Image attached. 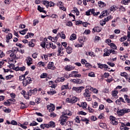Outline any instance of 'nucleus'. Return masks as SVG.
Here are the masks:
<instances>
[{
	"instance_id": "1",
	"label": "nucleus",
	"mask_w": 130,
	"mask_h": 130,
	"mask_svg": "<svg viewBox=\"0 0 130 130\" xmlns=\"http://www.w3.org/2000/svg\"><path fill=\"white\" fill-rule=\"evenodd\" d=\"M68 119H69V117L68 116L62 114L59 118V122L61 125H64L67 124V121H68Z\"/></svg>"
},
{
	"instance_id": "2",
	"label": "nucleus",
	"mask_w": 130,
	"mask_h": 130,
	"mask_svg": "<svg viewBox=\"0 0 130 130\" xmlns=\"http://www.w3.org/2000/svg\"><path fill=\"white\" fill-rule=\"evenodd\" d=\"M31 83H32V79H31V77H26L22 81V85L23 87H26L29 84H31Z\"/></svg>"
},
{
	"instance_id": "3",
	"label": "nucleus",
	"mask_w": 130,
	"mask_h": 130,
	"mask_svg": "<svg viewBox=\"0 0 130 130\" xmlns=\"http://www.w3.org/2000/svg\"><path fill=\"white\" fill-rule=\"evenodd\" d=\"M78 71H72L71 74H69L70 78H81L82 75L80 74H78Z\"/></svg>"
},
{
	"instance_id": "4",
	"label": "nucleus",
	"mask_w": 130,
	"mask_h": 130,
	"mask_svg": "<svg viewBox=\"0 0 130 130\" xmlns=\"http://www.w3.org/2000/svg\"><path fill=\"white\" fill-rule=\"evenodd\" d=\"M128 112H130L129 109H123L118 111L117 113L119 116H122V115H124L125 113H128Z\"/></svg>"
},
{
	"instance_id": "5",
	"label": "nucleus",
	"mask_w": 130,
	"mask_h": 130,
	"mask_svg": "<svg viewBox=\"0 0 130 130\" xmlns=\"http://www.w3.org/2000/svg\"><path fill=\"white\" fill-rule=\"evenodd\" d=\"M56 44L58 46V55H60V54H63V51H62V50H63V48H62V45H60V43H59V42L56 43Z\"/></svg>"
},
{
	"instance_id": "6",
	"label": "nucleus",
	"mask_w": 130,
	"mask_h": 130,
	"mask_svg": "<svg viewBox=\"0 0 130 130\" xmlns=\"http://www.w3.org/2000/svg\"><path fill=\"white\" fill-rule=\"evenodd\" d=\"M85 87L84 86H80V87H75L73 86L72 88L73 91H76L77 93H81L82 90H84Z\"/></svg>"
},
{
	"instance_id": "7",
	"label": "nucleus",
	"mask_w": 130,
	"mask_h": 130,
	"mask_svg": "<svg viewBox=\"0 0 130 130\" xmlns=\"http://www.w3.org/2000/svg\"><path fill=\"white\" fill-rule=\"evenodd\" d=\"M47 69L48 70L54 71V70H56V67L54 66V63L53 62H49L47 65Z\"/></svg>"
},
{
	"instance_id": "8",
	"label": "nucleus",
	"mask_w": 130,
	"mask_h": 130,
	"mask_svg": "<svg viewBox=\"0 0 130 130\" xmlns=\"http://www.w3.org/2000/svg\"><path fill=\"white\" fill-rule=\"evenodd\" d=\"M70 82H72L73 83V84H78L80 85V84H82L83 80L80 79H71Z\"/></svg>"
},
{
	"instance_id": "9",
	"label": "nucleus",
	"mask_w": 130,
	"mask_h": 130,
	"mask_svg": "<svg viewBox=\"0 0 130 130\" xmlns=\"http://www.w3.org/2000/svg\"><path fill=\"white\" fill-rule=\"evenodd\" d=\"M37 94V88H35L34 89H30L28 91V96H32V95H35Z\"/></svg>"
},
{
	"instance_id": "10",
	"label": "nucleus",
	"mask_w": 130,
	"mask_h": 130,
	"mask_svg": "<svg viewBox=\"0 0 130 130\" xmlns=\"http://www.w3.org/2000/svg\"><path fill=\"white\" fill-rule=\"evenodd\" d=\"M47 109H48L49 112H52L55 109V107L53 104H50L47 106Z\"/></svg>"
},
{
	"instance_id": "11",
	"label": "nucleus",
	"mask_w": 130,
	"mask_h": 130,
	"mask_svg": "<svg viewBox=\"0 0 130 130\" xmlns=\"http://www.w3.org/2000/svg\"><path fill=\"white\" fill-rule=\"evenodd\" d=\"M75 67L71 65H67L64 67V70L67 72H71V71H73Z\"/></svg>"
},
{
	"instance_id": "12",
	"label": "nucleus",
	"mask_w": 130,
	"mask_h": 130,
	"mask_svg": "<svg viewBox=\"0 0 130 130\" xmlns=\"http://www.w3.org/2000/svg\"><path fill=\"white\" fill-rule=\"evenodd\" d=\"M97 64L100 69H103L105 68V69H109V70H110V69L108 68V66L107 64H102L101 63H97Z\"/></svg>"
},
{
	"instance_id": "13",
	"label": "nucleus",
	"mask_w": 130,
	"mask_h": 130,
	"mask_svg": "<svg viewBox=\"0 0 130 130\" xmlns=\"http://www.w3.org/2000/svg\"><path fill=\"white\" fill-rule=\"evenodd\" d=\"M102 30V28L101 27L99 26H95L92 29L93 33H95V32H101V30Z\"/></svg>"
},
{
	"instance_id": "14",
	"label": "nucleus",
	"mask_w": 130,
	"mask_h": 130,
	"mask_svg": "<svg viewBox=\"0 0 130 130\" xmlns=\"http://www.w3.org/2000/svg\"><path fill=\"white\" fill-rule=\"evenodd\" d=\"M83 95L84 97H91L90 91L88 89H85Z\"/></svg>"
},
{
	"instance_id": "15",
	"label": "nucleus",
	"mask_w": 130,
	"mask_h": 130,
	"mask_svg": "<svg viewBox=\"0 0 130 130\" xmlns=\"http://www.w3.org/2000/svg\"><path fill=\"white\" fill-rule=\"evenodd\" d=\"M104 56H109L110 55V50H108L107 48H105L104 50Z\"/></svg>"
},
{
	"instance_id": "16",
	"label": "nucleus",
	"mask_w": 130,
	"mask_h": 130,
	"mask_svg": "<svg viewBox=\"0 0 130 130\" xmlns=\"http://www.w3.org/2000/svg\"><path fill=\"white\" fill-rule=\"evenodd\" d=\"M66 52L68 53V54H71L72 52H73V48L70 46H68L66 48Z\"/></svg>"
},
{
	"instance_id": "17",
	"label": "nucleus",
	"mask_w": 130,
	"mask_h": 130,
	"mask_svg": "<svg viewBox=\"0 0 130 130\" xmlns=\"http://www.w3.org/2000/svg\"><path fill=\"white\" fill-rule=\"evenodd\" d=\"M6 42H7V43H9V42H10V39H12V38H13V35L11 33L9 34L7 36H6Z\"/></svg>"
},
{
	"instance_id": "18",
	"label": "nucleus",
	"mask_w": 130,
	"mask_h": 130,
	"mask_svg": "<svg viewBox=\"0 0 130 130\" xmlns=\"http://www.w3.org/2000/svg\"><path fill=\"white\" fill-rule=\"evenodd\" d=\"M107 15H108V12H107V11H103L101 13V15L99 16V18L102 19L103 17H105V16H107Z\"/></svg>"
},
{
	"instance_id": "19",
	"label": "nucleus",
	"mask_w": 130,
	"mask_h": 130,
	"mask_svg": "<svg viewBox=\"0 0 130 130\" xmlns=\"http://www.w3.org/2000/svg\"><path fill=\"white\" fill-rule=\"evenodd\" d=\"M47 125H48L49 128V127H55V123L52 121L49 122Z\"/></svg>"
},
{
	"instance_id": "20",
	"label": "nucleus",
	"mask_w": 130,
	"mask_h": 130,
	"mask_svg": "<svg viewBox=\"0 0 130 130\" xmlns=\"http://www.w3.org/2000/svg\"><path fill=\"white\" fill-rule=\"evenodd\" d=\"M77 39V35L75 34H72L70 38V40L71 41H74V40H76Z\"/></svg>"
},
{
	"instance_id": "21",
	"label": "nucleus",
	"mask_w": 130,
	"mask_h": 130,
	"mask_svg": "<svg viewBox=\"0 0 130 130\" xmlns=\"http://www.w3.org/2000/svg\"><path fill=\"white\" fill-rule=\"evenodd\" d=\"M78 100H79L78 98L74 96L71 99V103H72V104H74V103H76Z\"/></svg>"
},
{
	"instance_id": "22",
	"label": "nucleus",
	"mask_w": 130,
	"mask_h": 130,
	"mask_svg": "<svg viewBox=\"0 0 130 130\" xmlns=\"http://www.w3.org/2000/svg\"><path fill=\"white\" fill-rule=\"evenodd\" d=\"M124 99H125V102H126L128 104H130V99L128 98V95L126 94L124 95Z\"/></svg>"
},
{
	"instance_id": "23",
	"label": "nucleus",
	"mask_w": 130,
	"mask_h": 130,
	"mask_svg": "<svg viewBox=\"0 0 130 130\" xmlns=\"http://www.w3.org/2000/svg\"><path fill=\"white\" fill-rule=\"evenodd\" d=\"M26 61H27V65L30 66L32 64V62H31V61H32V58L30 57H28L27 58Z\"/></svg>"
},
{
	"instance_id": "24",
	"label": "nucleus",
	"mask_w": 130,
	"mask_h": 130,
	"mask_svg": "<svg viewBox=\"0 0 130 130\" xmlns=\"http://www.w3.org/2000/svg\"><path fill=\"white\" fill-rule=\"evenodd\" d=\"M40 127H41V128H42L43 129H44V128H45V127L46 128H49V126H48V125H47V124H42L40 125Z\"/></svg>"
},
{
	"instance_id": "25",
	"label": "nucleus",
	"mask_w": 130,
	"mask_h": 130,
	"mask_svg": "<svg viewBox=\"0 0 130 130\" xmlns=\"http://www.w3.org/2000/svg\"><path fill=\"white\" fill-rule=\"evenodd\" d=\"M88 90H90V91H92V92H93V93H95V94H97V93H98V90H97V89L93 88L91 86L88 88Z\"/></svg>"
},
{
	"instance_id": "26",
	"label": "nucleus",
	"mask_w": 130,
	"mask_h": 130,
	"mask_svg": "<svg viewBox=\"0 0 130 130\" xmlns=\"http://www.w3.org/2000/svg\"><path fill=\"white\" fill-rule=\"evenodd\" d=\"M16 71H21V72H23V71H25L26 70V67L25 66H23L22 67L16 68Z\"/></svg>"
},
{
	"instance_id": "27",
	"label": "nucleus",
	"mask_w": 130,
	"mask_h": 130,
	"mask_svg": "<svg viewBox=\"0 0 130 130\" xmlns=\"http://www.w3.org/2000/svg\"><path fill=\"white\" fill-rule=\"evenodd\" d=\"M67 89H70V88H69V83H67V85H62L61 87V90L62 91L63 90H66Z\"/></svg>"
},
{
	"instance_id": "28",
	"label": "nucleus",
	"mask_w": 130,
	"mask_h": 130,
	"mask_svg": "<svg viewBox=\"0 0 130 130\" xmlns=\"http://www.w3.org/2000/svg\"><path fill=\"white\" fill-rule=\"evenodd\" d=\"M117 10V7L115 6H113L110 8V11L111 12H115Z\"/></svg>"
},
{
	"instance_id": "29",
	"label": "nucleus",
	"mask_w": 130,
	"mask_h": 130,
	"mask_svg": "<svg viewBox=\"0 0 130 130\" xmlns=\"http://www.w3.org/2000/svg\"><path fill=\"white\" fill-rule=\"evenodd\" d=\"M28 31V29L25 28L22 30L19 31L20 34H21V35H25L26 33H27V31Z\"/></svg>"
},
{
	"instance_id": "30",
	"label": "nucleus",
	"mask_w": 130,
	"mask_h": 130,
	"mask_svg": "<svg viewBox=\"0 0 130 130\" xmlns=\"http://www.w3.org/2000/svg\"><path fill=\"white\" fill-rule=\"evenodd\" d=\"M49 44L50 45V48H52V49H55L56 48V46L53 43L50 42Z\"/></svg>"
},
{
	"instance_id": "31",
	"label": "nucleus",
	"mask_w": 130,
	"mask_h": 130,
	"mask_svg": "<svg viewBox=\"0 0 130 130\" xmlns=\"http://www.w3.org/2000/svg\"><path fill=\"white\" fill-rule=\"evenodd\" d=\"M47 93L50 95H53L56 93V91L53 90V89H51L49 91L47 92Z\"/></svg>"
},
{
	"instance_id": "32",
	"label": "nucleus",
	"mask_w": 130,
	"mask_h": 130,
	"mask_svg": "<svg viewBox=\"0 0 130 130\" xmlns=\"http://www.w3.org/2000/svg\"><path fill=\"white\" fill-rule=\"evenodd\" d=\"M63 115H69V116H71L72 115V113H71V112L69 110H67L66 111V113H64L62 114Z\"/></svg>"
},
{
	"instance_id": "33",
	"label": "nucleus",
	"mask_w": 130,
	"mask_h": 130,
	"mask_svg": "<svg viewBox=\"0 0 130 130\" xmlns=\"http://www.w3.org/2000/svg\"><path fill=\"white\" fill-rule=\"evenodd\" d=\"M73 11L76 13V16H79L80 15V12H79V10L76 7H74L73 8Z\"/></svg>"
},
{
	"instance_id": "34",
	"label": "nucleus",
	"mask_w": 130,
	"mask_h": 130,
	"mask_svg": "<svg viewBox=\"0 0 130 130\" xmlns=\"http://www.w3.org/2000/svg\"><path fill=\"white\" fill-rule=\"evenodd\" d=\"M57 36L59 35V36H60L61 38H62V39H66V35H64V32H61V35L60 34H57Z\"/></svg>"
},
{
	"instance_id": "35",
	"label": "nucleus",
	"mask_w": 130,
	"mask_h": 130,
	"mask_svg": "<svg viewBox=\"0 0 130 130\" xmlns=\"http://www.w3.org/2000/svg\"><path fill=\"white\" fill-rule=\"evenodd\" d=\"M48 76V74L46 73H42L41 76H40V78L41 79H44L45 78H46Z\"/></svg>"
},
{
	"instance_id": "36",
	"label": "nucleus",
	"mask_w": 130,
	"mask_h": 130,
	"mask_svg": "<svg viewBox=\"0 0 130 130\" xmlns=\"http://www.w3.org/2000/svg\"><path fill=\"white\" fill-rule=\"evenodd\" d=\"M120 76L124 77L126 80H127V74L125 72L121 73Z\"/></svg>"
},
{
	"instance_id": "37",
	"label": "nucleus",
	"mask_w": 130,
	"mask_h": 130,
	"mask_svg": "<svg viewBox=\"0 0 130 130\" xmlns=\"http://www.w3.org/2000/svg\"><path fill=\"white\" fill-rule=\"evenodd\" d=\"M43 4L44 6H46V8H48V7H49V2L47 1H44Z\"/></svg>"
},
{
	"instance_id": "38",
	"label": "nucleus",
	"mask_w": 130,
	"mask_h": 130,
	"mask_svg": "<svg viewBox=\"0 0 130 130\" xmlns=\"http://www.w3.org/2000/svg\"><path fill=\"white\" fill-rule=\"evenodd\" d=\"M81 121H85L86 124H88V123H89V119H88L86 118H81Z\"/></svg>"
},
{
	"instance_id": "39",
	"label": "nucleus",
	"mask_w": 130,
	"mask_h": 130,
	"mask_svg": "<svg viewBox=\"0 0 130 130\" xmlns=\"http://www.w3.org/2000/svg\"><path fill=\"white\" fill-rule=\"evenodd\" d=\"M98 5H100V7H105V6H106V4H105V3H104V2H102V1H99L98 2Z\"/></svg>"
},
{
	"instance_id": "40",
	"label": "nucleus",
	"mask_w": 130,
	"mask_h": 130,
	"mask_svg": "<svg viewBox=\"0 0 130 130\" xmlns=\"http://www.w3.org/2000/svg\"><path fill=\"white\" fill-rule=\"evenodd\" d=\"M38 123L36 122L35 121H33L32 123H30L29 125L30 126H35L36 125H38Z\"/></svg>"
},
{
	"instance_id": "41",
	"label": "nucleus",
	"mask_w": 130,
	"mask_h": 130,
	"mask_svg": "<svg viewBox=\"0 0 130 130\" xmlns=\"http://www.w3.org/2000/svg\"><path fill=\"white\" fill-rule=\"evenodd\" d=\"M20 104L21 105L20 107L21 109H24V108H27V106L25 105V104H23V102L20 103Z\"/></svg>"
},
{
	"instance_id": "42",
	"label": "nucleus",
	"mask_w": 130,
	"mask_h": 130,
	"mask_svg": "<svg viewBox=\"0 0 130 130\" xmlns=\"http://www.w3.org/2000/svg\"><path fill=\"white\" fill-rule=\"evenodd\" d=\"M110 47L113 49H117V47H116V45H115V44H114V43H111Z\"/></svg>"
},
{
	"instance_id": "43",
	"label": "nucleus",
	"mask_w": 130,
	"mask_h": 130,
	"mask_svg": "<svg viewBox=\"0 0 130 130\" xmlns=\"http://www.w3.org/2000/svg\"><path fill=\"white\" fill-rule=\"evenodd\" d=\"M38 64L40 67H43V68H44V67H45V63H44V62L40 61V62H39Z\"/></svg>"
},
{
	"instance_id": "44",
	"label": "nucleus",
	"mask_w": 130,
	"mask_h": 130,
	"mask_svg": "<svg viewBox=\"0 0 130 130\" xmlns=\"http://www.w3.org/2000/svg\"><path fill=\"white\" fill-rule=\"evenodd\" d=\"M118 92L117 90H114L112 92V95L113 96V97H115L116 96H117Z\"/></svg>"
},
{
	"instance_id": "45",
	"label": "nucleus",
	"mask_w": 130,
	"mask_h": 130,
	"mask_svg": "<svg viewBox=\"0 0 130 130\" xmlns=\"http://www.w3.org/2000/svg\"><path fill=\"white\" fill-rule=\"evenodd\" d=\"M111 124H113V125H117L118 124V122L115 120L114 121H111Z\"/></svg>"
},
{
	"instance_id": "46",
	"label": "nucleus",
	"mask_w": 130,
	"mask_h": 130,
	"mask_svg": "<svg viewBox=\"0 0 130 130\" xmlns=\"http://www.w3.org/2000/svg\"><path fill=\"white\" fill-rule=\"evenodd\" d=\"M44 10V8L41 7L40 6H38V10L39 11L40 13H42Z\"/></svg>"
},
{
	"instance_id": "47",
	"label": "nucleus",
	"mask_w": 130,
	"mask_h": 130,
	"mask_svg": "<svg viewBox=\"0 0 130 130\" xmlns=\"http://www.w3.org/2000/svg\"><path fill=\"white\" fill-rule=\"evenodd\" d=\"M25 75H22L19 76V80L20 81H24L25 80Z\"/></svg>"
},
{
	"instance_id": "48",
	"label": "nucleus",
	"mask_w": 130,
	"mask_h": 130,
	"mask_svg": "<svg viewBox=\"0 0 130 130\" xmlns=\"http://www.w3.org/2000/svg\"><path fill=\"white\" fill-rule=\"evenodd\" d=\"M82 107L85 109V108H87V103L84 102L81 104Z\"/></svg>"
},
{
	"instance_id": "49",
	"label": "nucleus",
	"mask_w": 130,
	"mask_h": 130,
	"mask_svg": "<svg viewBox=\"0 0 130 130\" xmlns=\"http://www.w3.org/2000/svg\"><path fill=\"white\" fill-rule=\"evenodd\" d=\"M40 45L42 47H43V48H45L46 43H45V42H42L41 43Z\"/></svg>"
},
{
	"instance_id": "50",
	"label": "nucleus",
	"mask_w": 130,
	"mask_h": 130,
	"mask_svg": "<svg viewBox=\"0 0 130 130\" xmlns=\"http://www.w3.org/2000/svg\"><path fill=\"white\" fill-rule=\"evenodd\" d=\"M52 39H53V41H52V42H54L55 43H56L58 38H57V37H54L52 38Z\"/></svg>"
},
{
	"instance_id": "51",
	"label": "nucleus",
	"mask_w": 130,
	"mask_h": 130,
	"mask_svg": "<svg viewBox=\"0 0 130 130\" xmlns=\"http://www.w3.org/2000/svg\"><path fill=\"white\" fill-rule=\"evenodd\" d=\"M13 77H14V76H13V75H8L6 77V80H11V79H12V78H13Z\"/></svg>"
},
{
	"instance_id": "52",
	"label": "nucleus",
	"mask_w": 130,
	"mask_h": 130,
	"mask_svg": "<svg viewBox=\"0 0 130 130\" xmlns=\"http://www.w3.org/2000/svg\"><path fill=\"white\" fill-rule=\"evenodd\" d=\"M3 57H5V54L3 51H0V58H3Z\"/></svg>"
},
{
	"instance_id": "53",
	"label": "nucleus",
	"mask_w": 130,
	"mask_h": 130,
	"mask_svg": "<svg viewBox=\"0 0 130 130\" xmlns=\"http://www.w3.org/2000/svg\"><path fill=\"white\" fill-rule=\"evenodd\" d=\"M88 110L90 113H93L94 112V109L91 108L90 107H88Z\"/></svg>"
},
{
	"instance_id": "54",
	"label": "nucleus",
	"mask_w": 130,
	"mask_h": 130,
	"mask_svg": "<svg viewBox=\"0 0 130 130\" xmlns=\"http://www.w3.org/2000/svg\"><path fill=\"white\" fill-rule=\"evenodd\" d=\"M11 124H12V125H17V124H18V122L13 120L11 121Z\"/></svg>"
},
{
	"instance_id": "55",
	"label": "nucleus",
	"mask_w": 130,
	"mask_h": 130,
	"mask_svg": "<svg viewBox=\"0 0 130 130\" xmlns=\"http://www.w3.org/2000/svg\"><path fill=\"white\" fill-rule=\"evenodd\" d=\"M84 34L88 35V34H90V33H91V31L89 29H86L84 31Z\"/></svg>"
},
{
	"instance_id": "56",
	"label": "nucleus",
	"mask_w": 130,
	"mask_h": 130,
	"mask_svg": "<svg viewBox=\"0 0 130 130\" xmlns=\"http://www.w3.org/2000/svg\"><path fill=\"white\" fill-rule=\"evenodd\" d=\"M82 23H83V21L81 20H78L76 21V25H77L78 26H79V25H81Z\"/></svg>"
},
{
	"instance_id": "57",
	"label": "nucleus",
	"mask_w": 130,
	"mask_h": 130,
	"mask_svg": "<svg viewBox=\"0 0 130 130\" xmlns=\"http://www.w3.org/2000/svg\"><path fill=\"white\" fill-rule=\"evenodd\" d=\"M4 105H7L8 106H10L11 105V103L9 102V100H7V102H5L4 103Z\"/></svg>"
},
{
	"instance_id": "58",
	"label": "nucleus",
	"mask_w": 130,
	"mask_h": 130,
	"mask_svg": "<svg viewBox=\"0 0 130 130\" xmlns=\"http://www.w3.org/2000/svg\"><path fill=\"white\" fill-rule=\"evenodd\" d=\"M75 121L77 122V123H80V117L79 116H77L75 119Z\"/></svg>"
},
{
	"instance_id": "59",
	"label": "nucleus",
	"mask_w": 130,
	"mask_h": 130,
	"mask_svg": "<svg viewBox=\"0 0 130 130\" xmlns=\"http://www.w3.org/2000/svg\"><path fill=\"white\" fill-rule=\"evenodd\" d=\"M110 119L111 121H114L115 120H116V118H115V117H113L112 116H110Z\"/></svg>"
},
{
	"instance_id": "60",
	"label": "nucleus",
	"mask_w": 130,
	"mask_h": 130,
	"mask_svg": "<svg viewBox=\"0 0 130 130\" xmlns=\"http://www.w3.org/2000/svg\"><path fill=\"white\" fill-rule=\"evenodd\" d=\"M38 23H39V21H38V20H34L33 21L34 26H36L37 24H38Z\"/></svg>"
},
{
	"instance_id": "61",
	"label": "nucleus",
	"mask_w": 130,
	"mask_h": 130,
	"mask_svg": "<svg viewBox=\"0 0 130 130\" xmlns=\"http://www.w3.org/2000/svg\"><path fill=\"white\" fill-rule=\"evenodd\" d=\"M28 45L30 47H34L35 46L34 43L32 42H29Z\"/></svg>"
},
{
	"instance_id": "62",
	"label": "nucleus",
	"mask_w": 130,
	"mask_h": 130,
	"mask_svg": "<svg viewBox=\"0 0 130 130\" xmlns=\"http://www.w3.org/2000/svg\"><path fill=\"white\" fill-rule=\"evenodd\" d=\"M81 63L82 64H86V63H87V60H86V59H81Z\"/></svg>"
},
{
	"instance_id": "63",
	"label": "nucleus",
	"mask_w": 130,
	"mask_h": 130,
	"mask_svg": "<svg viewBox=\"0 0 130 130\" xmlns=\"http://www.w3.org/2000/svg\"><path fill=\"white\" fill-rule=\"evenodd\" d=\"M50 117H55L56 116V114L54 113V112L51 113L50 115Z\"/></svg>"
},
{
	"instance_id": "64",
	"label": "nucleus",
	"mask_w": 130,
	"mask_h": 130,
	"mask_svg": "<svg viewBox=\"0 0 130 130\" xmlns=\"http://www.w3.org/2000/svg\"><path fill=\"white\" fill-rule=\"evenodd\" d=\"M88 77H95V74L93 72H91L88 74Z\"/></svg>"
}]
</instances>
